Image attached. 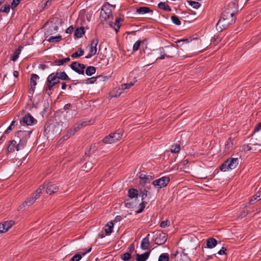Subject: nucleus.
I'll list each match as a JSON object with an SVG mask.
<instances>
[{"mask_svg": "<svg viewBox=\"0 0 261 261\" xmlns=\"http://www.w3.org/2000/svg\"><path fill=\"white\" fill-rule=\"evenodd\" d=\"M227 7V9L222 14V17L217 23L216 28L219 31L226 29L229 24L235 21L233 17L238 12L237 4L234 2H232Z\"/></svg>", "mask_w": 261, "mask_h": 261, "instance_id": "f257e3e1", "label": "nucleus"}, {"mask_svg": "<svg viewBox=\"0 0 261 261\" xmlns=\"http://www.w3.org/2000/svg\"><path fill=\"white\" fill-rule=\"evenodd\" d=\"M100 18L101 21H107L112 20L113 16L112 14V11L109 8V5H103L102 7L101 12H100ZM123 19L120 17H117L116 18L115 22L114 23V25L115 27L113 26V22L112 21H109V25L111 28L114 29L116 33H117L120 27L121 24L120 22L122 21Z\"/></svg>", "mask_w": 261, "mask_h": 261, "instance_id": "f03ea898", "label": "nucleus"}, {"mask_svg": "<svg viewBox=\"0 0 261 261\" xmlns=\"http://www.w3.org/2000/svg\"><path fill=\"white\" fill-rule=\"evenodd\" d=\"M45 189V185L40 186L32 196L27 198L26 200L19 206V209L22 210L32 205L35 201L38 199L42 193V190Z\"/></svg>", "mask_w": 261, "mask_h": 261, "instance_id": "7ed1b4c3", "label": "nucleus"}, {"mask_svg": "<svg viewBox=\"0 0 261 261\" xmlns=\"http://www.w3.org/2000/svg\"><path fill=\"white\" fill-rule=\"evenodd\" d=\"M32 132L31 130H18L16 133L15 137L18 139L19 145L22 146L23 147L25 146L27 143L28 139L30 137V135Z\"/></svg>", "mask_w": 261, "mask_h": 261, "instance_id": "20e7f679", "label": "nucleus"}, {"mask_svg": "<svg viewBox=\"0 0 261 261\" xmlns=\"http://www.w3.org/2000/svg\"><path fill=\"white\" fill-rule=\"evenodd\" d=\"M122 136V131L118 130L116 132L110 134L105 137L103 139V142L105 144H112L116 143L121 139Z\"/></svg>", "mask_w": 261, "mask_h": 261, "instance_id": "39448f33", "label": "nucleus"}, {"mask_svg": "<svg viewBox=\"0 0 261 261\" xmlns=\"http://www.w3.org/2000/svg\"><path fill=\"white\" fill-rule=\"evenodd\" d=\"M238 164V158H230L221 165L220 169L223 171H226L229 169L232 170L236 168Z\"/></svg>", "mask_w": 261, "mask_h": 261, "instance_id": "423d86ee", "label": "nucleus"}, {"mask_svg": "<svg viewBox=\"0 0 261 261\" xmlns=\"http://www.w3.org/2000/svg\"><path fill=\"white\" fill-rule=\"evenodd\" d=\"M87 125V123L86 121H80L77 123L72 128L70 129L67 133V134L64 135L62 139L64 141L66 140L71 136L74 135L79 130H80L82 127L84 126Z\"/></svg>", "mask_w": 261, "mask_h": 261, "instance_id": "0eeeda50", "label": "nucleus"}, {"mask_svg": "<svg viewBox=\"0 0 261 261\" xmlns=\"http://www.w3.org/2000/svg\"><path fill=\"white\" fill-rule=\"evenodd\" d=\"M170 178L167 176H163L160 178L154 180L152 182V185L154 188L160 189L162 188L167 186L169 182Z\"/></svg>", "mask_w": 261, "mask_h": 261, "instance_id": "6e6552de", "label": "nucleus"}, {"mask_svg": "<svg viewBox=\"0 0 261 261\" xmlns=\"http://www.w3.org/2000/svg\"><path fill=\"white\" fill-rule=\"evenodd\" d=\"M98 40L97 39H94L91 41L90 45L87 47V48H89V53L85 57L86 58L89 59L91 58L92 56L96 55L97 49V45L98 43Z\"/></svg>", "mask_w": 261, "mask_h": 261, "instance_id": "1a4fd4ad", "label": "nucleus"}, {"mask_svg": "<svg viewBox=\"0 0 261 261\" xmlns=\"http://www.w3.org/2000/svg\"><path fill=\"white\" fill-rule=\"evenodd\" d=\"M23 147L21 145H19V143L14 140H11L9 142V144L7 147V151L8 153H11L15 151H19V149L23 148Z\"/></svg>", "mask_w": 261, "mask_h": 261, "instance_id": "9d476101", "label": "nucleus"}, {"mask_svg": "<svg viewBox=\"0 0 261 261\" xmlns=\"http://www.w3.org/2000/svg\"><path fill=\"white\" fill-rule=\"evenodd\" d=\"M155 235L156 238L154 239L155 244L161 245L165 243L167 240L166 233L160 231H157Z\"/></svg>", "mask_w": 261, "mask_h": 261, "instance_id": "9b49d317", "label": "nucleus"}, {"mask_svg": "<svg viewBox=\"0 0 261 261\" xmlns=\"http://www.w3.org/2000/svg\"><path fill=\"white\" fill-rule=\"evenodd\" d=\"M71 68L79 74H84L85 66L83 64L73 62L70 65Z\"/></svg>", "mask_w": 261, "mask_h": 261, "instance_id": "f8f14e48", "label": "nucleus"}, {"mask_svg": "<svg viewBox=\"0 0 261 261\" xmlns=\"http://www.w3.org/2000/svg\"><path fill=\"white\" fill-rule=\"evenodd\" d=\"M44 185L46 193L48 194H53L59 190V187L55 184H49V182H45L42 185Z\"/></svg>", "mask_w": 261, "mask_h": 261, "instance_id": "ddd939ff", "label": "nucleus"}, {"mask_svg": "<svg viewBox=\"0 0 261 261\" xmlns=\"http://www.w3.org/2000/svg\"><path fill=\"white\" fill-rule=\"evenodd\" d=\"M13 221H7L0 224V233L7 232L13 225Z\"/></svg>", "mask_w": 261, "mask_h": 261, "instance_id": "4468645a", "label": "nucleus"}, {"mask_svg": "<svg viewBox=\"0 0 261 261\" xmlns=\"http://www.w3.org/2000/svg\"><path fill=\"white\" fill-rule=\"evenodd\" d=\"M35 121V119L30 113H28L23 117L22 122L27 125H31ZM20 122H21V121Z\"/></svg>", "mask_w": 261, "mask_h": 261, "instance_id": "2eb2a0df", "label": "nucleus"}, {"mask_svg": "<svg viewBox=\"0 0 261 261\" xmlns=\"http://www.w3.org/2000/svg\"><path fill=\"white\" fill-rule=\"evenodd\" d=\"M149 234L142 239L141 243V248L143 250H148L149 249L150 242L149 240Z\"/></svg>", "mask_w": 261, "mask_h": 261, "instance_id": "dca6fc26", "label": "nucleus"}, {"mask_svg": "<svg viewBox=\"0 0 261 261\" xmlns=\"http://www.w3.org/2000/svg\"><path fill=\"white\" fill-rule=\"evenodd\" d=\"M139 178L140 184L143 186L146 183L149 182L152 179V177L150 175H146L141 174L139 177Z\"/></svg>", "mask_w": 261, "mask_h": 261, "instance_id": "f3484780", "label": "nucleus"}, {"mask_svg": "<svg viewBox=\"0 0 261 261\" xmlns=\"http://www.w3.org/2000/svg\"><path fill=\"white\" fill-rule=\"evenodd\" d=\"M39 76L36 74L32 75L30 80L31 88L33 91L35 90V86L37 85V80L39 79Z\"/></svg>", "mask_w": 261, "mask_h": 261, "instance_id": "a211bd4d", "label": "nucleus"}, {"mask_svg": "<svg viewBox=\"0 0 261 261\" xmlns=\"http://www.w3.org/2000/svg\"><path fill=\"white\" fill-rule=\"evenodd\" d=\"M149 254V251L146 252L142 254H137L136 259L137 261H146L148 258Z\"/></svg>", "mask_w": 261, "mask_h": 261, "instance_id": "6ab92c4d", "label": "nucleus"}, {"mask_svg": "<svg viewBox=\"0 0 261 261\" xmlns=\"http://www.w3.org/2000/svg\"><path fill=\"white\" fill-rule=\"evenodd\" d=\"M261 199V188L259 191L254 195L250 199L249 201L250 204H253L255 202Z\"/></svg>", "mask_w": 261, "mask_h": 261, "instance_id": "aec40b11", "label": "nucleus"}, {"mask_svg": "<svg viewBox=\"0 0 261 261\" xmlns=\"http://www.w3.org/2000/svg\"><path fill=\"white\" fill-rule=\"evenodd\" d=\"M217 241L214 238H211L207 240L206 246L208 248H213L217 245Z\"/></svg>", "mask_w": 261, "mask_h": 261, "instance_id": "412c9836", "label": "nucleus"}, {"mask_svg": "<svg viewBox=\"0 0 261 261\" xmlns=\"http://www.w3.org/2000/svg\"><path fill=\"white\" fill-rule=\"evenodd\" d=\"M56 85L54 82H51L50 80H48V79L47 78L46 81V92L47 93L48 95H50V92L49 91H51L52 88Z\"/></svg>", "mask_w": 261, "mask_h": 261, "instance_id": "4be33fe9", "label": "nucleus"}, {"mask_svg": "<svg viewBox=\"0 0 261 261\" xmlns=\"http://www.w3.org/2000/svg\"><path fill=\"white\" fill-rule=\"evenodd\" d=\"M91 250V248L89 249L86 252H84L82 254H76L74 255L71 259L70 261H79L82 257V255H85L87 253L90 252Z\"/></svg>", "mask_w": 261, "mask_h": 261, "instance_id": "5701e85b", "label": "nucleus"}, {"mask_svg": "<svg viewBox=\"0 0 261 261\" xmlns=\"http://www.w3.org/2000/svg\"><path fill=\"white\" fill-rule=\"evenodd\" d=\"M113 226L114 224L112 221H110L107 224L105 228V230L106 234H109L112 232Z\"/></svg>", "mask_w": 261, "mask_h": 261, "instance_id": "b1692460", "label": "nucleus"}, {"mask_svg": "<svg viewBox=\"0 0 261 261\" xmlns=\"http://www.w3.org/2000/svg\"><path fill=\"white\" fill-rule=\"evenodd\" d=\"M48 80H50L51 82H54L55 84H57L59 82V79L57 75V74L56 73H53L48 75L47 77Z\"/></svg>", "mask_w": 261, "mask_h": 261, "instance_id": "393cba45", "label": "nucleus"}, {"mask_svg": "<svg viewBox=\"0 0 261 261\" xmlns=\"http://www.w3.org/2000/svg\"><path fill=\"white\" fill-rule=\"evenodd\" d=\"M84 28L81 27L76 29L74 32V36L77 38H81L84 34Z\"/></svg>", "mask_w": 261, "mask_h": 261, "instance_id": "a878e982", "label": "nucleus"}, {"mask_svg": "<svg viewBox=\"0 0 261 261\" xmlns=\"http://www.w3.org/2000/svg\"><path fill=\"white\" fill-rule=\"evenodd\" d=\"M136 82H137V80H136V79H135L134 81L133 82H130V83H127V84H122L120 86L119 89H120V90H121L122 91H124L125 89H129L132 86H133Z\"/></svg>", "mask_w": 261, "mask_h": 261, "instance_id": "bb28decb", "label": "nucleus"}, {"mask_svg": "<svg viewBox=\"0 0 261 261\" xmlns=\"http://www.w3.org/2000/svg\"><path fill=\"white\" fill-rule=\"evenodd\" d=\"M158 7L161 9H163L168 12H170L171 11V9L169 7V6L164 2H160L158 4Z\"/></svg>", "mask_w": 261, "mask_h": 261, "instance_id": "cd10ccee", "label": "nucleus"}, {"mask_svg": "<svg viewBox=\"0 0 261 261\" xmlns=\"http://www.w3.org/2000/svg\"><path fill=\"white\" fill-rule=\"evenodd\" d=\"M149 12H152V11L147 7H142L137 9V12L139 14H144Z\"/></svg>", "mask_w": 261, "mask_h": 261, "instance_id": "c85d7f7f", "label": "nucleus"}, {"mask_svg": "<svg viewBox=\"0 0 261 261\" xmlns=\"http://www.w3.org/2000/svg\"><path fill=\"white\" fill-rule=\"evenodd\" d=\"M96 72V68L93 66H88L86 69V74L88 76H91Z\"/></svg>", "mask_w": 261, "mask_h": 261, "instance_id": "c756f323", "label": "nucleus"}, {"mask_svg": "<svg viewBox=\"0 0 261 261\" xmlns=\"http://www.w3.org/2000/svg\"><path fill=\"white\" fill-rule=\"evenodd\" d=\"M62 40V36L58 35L57 36H51L48 39L47 41L49 42H58Z\"/></svg>", "mask_w": 261, "mask_h": 261, "instance_id": "7c9ffc66", "label": "nucleus"}, {"mask_svg": "<svg viewBox=\"0 0 261 261\" xmlns=\"http://www.w3.org/2000/svg\"><path fill=\"white\" fill-rule=\"evenodd\" d=\"M56 74H57V75L59 79V80H70L68 75L66 74V73L63 71L60 73L56 72Z\"/></svg>", "mask_w": 261, "mask_h": 261, "instance_id": "2f4dec72", "label": "nucleus"}, {"mask_svg": "<svg viewBox=\"0 0 261 261\" xmlns=\"http://www.w3.org/2000/svg\"><path fill=\"white\" fill-rule=\"evenodd\" d=\"M138 195V191L134 189H131L128 191V196L130 198L137 197Z\"/></svg>", "mask_w": 261, "mask_h": 261, "instance_id": "473e14b6", "label": "nucleus"}, {"mask_svg": "<svg viewBox=\"0 0 261 261\" xmlns=\"http://www.w3.org/2000/svg\"><path fill=\"white\" fill-rule=\"evenodd\" d=\"M232 145L233 143L231 139L230 138H229L227 140L226 143H225V151L226 152H228L230 151V149L232 147Z\"/></svg>", "mask_w": 261, "mask_h": 261, "instance_id": "72a5a7b5", "label": "nucleus"}, {"mask_svg": "<svg viewBox=\"0 0 261 261\" xmlns=\"http://www.w3.org/2000/svg\"><path fill=\"white\" fill-rule=\"evenodd\" d=\"M20 48H21V47L19 46V48L18 49H17L14 53V54L11 58V60L12 61H15L18 58V56L21 52Z\"/></svg>", "mask_w": 261, "mask_h": 261, "instance_id": "f704fd0d", "label": "nucleus"}, {"mask_svg": "<svg viewBox=\"0 0 261 261\" xmlns=\"http://www.w3.org/2000/svg\"><path fill=\"white\" fill-rule=\"evenodd\" d=\"M84 53V50H83L82 48H80V49L78 51L74 53L71 55V57L73 58H78V57L83 55Z\"/></svg>", "mask_w": 261, "mask_h": 261, "instance_id": "c9c22d12", "label": "nucleus"}, {"mask_svg": "<svg viewBox=\"0 0 261 261\" xmlns=\"http://www.w3.org/2000/svg\"><path fill=\"white\" fill-rule=\"evenodd\" d=\"M171 20L173 23L177 25H179L181 24V21L178 16L176 15H173L171 16Z\"/></svg>", "mask_w": 261, "mask_h": 261, "instance_id": "e433bc0d", "label": "nucleus"}, {"mask_svg": "<svg viewBox=\"0 0 261 261\" xmlns=\"http://www.w3.org/2000/svg\"><path fill=\"white\" fill-rule=\"evenodd\" d=\"M101 76H98L96 77H92L90 78H88L87 80H86L85 83L86 84H93L97 79L101 78Z\"/></svg>", "mask_w": 261, "mask_h": 261, "instance_id": "4c0bfd02", "label": "nucleus"}, {"mask_svg": "<svg viewBox=\"0 0 261 261\" xmlns=\"http://www.w3.org/2000/svg\"><path fill=\"white\" fill-rule=\"evenodd\" d=\"M148 191L145 189H141L140 190V194L141 196L142 200H144L148 196Z\"/></svg>", "mask_w": 261, "mask_h": 261, "instance_id": "58836bf2", "label": "nucleus"}, {"mask_svg": "<svg viewBox=\"0 0 261 261\" xmlns=\"http://www.w3.org/2000/svg\"><path fill=\"white\" fill-rule=\"evenodd\" d=\"M159 261H169V255L167 253H162L159 257Z\"/></svg>", "mask_w": 261, "mask_h": 261, "instance_id": "ea45409f", "label": "nucleus"}, {"mask_svg": "<svg viewBox=\"0 0 261 261\" xmlns=\"http://www.w3.org/2000/svg\"><path fill=\"white\" fill-rule=\"evenodd\" d=\"M93 167V164L91 162H87L83 167V170L87 172L89 171Z\"/></svg>", "mask_w": 261, "mask_h": 261, "instance_id": "a19ab883", "label": "nucleus"}, {"mask_svg": "<svg viewBox=\"0 0 261 261\" xmlns=\"http://www.w3.org/2000/svg\"><path fill=\"white\" fill-rule=\"evenodd\" d=\"M131 257V254L128 252H126L121 255V258L124 261L128 260Z\"/></svg>", "mask_w": 261, "mask_h": 261, "instance_id": "79ce46f5", "label": "nucleus"}, {"mask_svg": "<svg viewBox=\"0 0 261 261\" xmlns=\"http://www.w3.org/2000/svg\"><path fill=\"white\" fill-rule=\"evenodd\" d=\"M180 150V145L178 144H175L172 145L171 148V151L172 153H177Z\"/></svg>", "mask_w": 261, "mask_h": 261, "instance_id": "37998d69", "label": "nucleus"}, {"mask_svg": "<svg viewBox=\"0 0 261 261\" xmlns=\"http://www.w3.org/2000/svg\"><path fill=\"white\" fill-rule=\"evenodd\" d=\"M189 5L193 8L198 9L200 6V4L199 2L191 1L189 2Z\"/></svg>", "mask_w": 261, "mask_h": 261, "instance_id": "c03bdc74", "label": "nucleus"}, {"mask_svg": "<svg viewBox=\"0 0 261 261\" xmlns=\"http://www.w3.org/2000/svg\"><path fill=\"white\" fill-rule=\"evenodd\" d=\"M10 6L9 5L7 4V5H5L4 6H3L1 9H0V11L1 12H5V13H8L10 11Z\"/></svg>", "mask_w": 261, "mask_h": 261, "instance_id": "a18cd8bd", "label": "nucleus"}, {"mask_svg": "<svg viewBox=\"0 0 261 261\" xmlns=\"http://www.w3.org/2000/svg\"><path fill=\"white\" fill-rule=\"evenodd\" d=\"M143 41L141 40H138L137 42H135V43L133 45V51H135L139 49L140 45L142 43H143Z\"/></svg>", "mask_w": 261, "mask_h": 261, "instance_id": "49530a36", "label": "nucleus"}, {"mask_svg": "<svg viewBox=\"0 0 261 261\" xmlns=\"http://www.w3.org/2000/svg\"><path fill=\"white\" fill-rule=\"evenodd\" d=\"M64 64L63 59L60 60H55L53 63H51L52 65L60 66Z\"/></svg>", "mask_w": 261, "mask_h": 261, "instance_id": "de8ad7c7", "label": "nucleus"}, {"mask_svg": "<svg viewBox=\"0 0 261 261\" xmlns=\"http://www.w3.org/2000/svg\"><path fill=\"white\" fill-rule=\"evenodd\" d=\"M161 56L160 57L158 58V59H160L163 60V59H165V57H167L168 58H172L173 57V55H172V54L166 55L164 50L161 51Z\"/></svg>", "mask_w": 261, "mask_h": 261, "instance_id": "09e8293b", "label": "nucleus"}, {"mask_svg": "<svg viewBox=\"0 0 261 261\" xmlns=\"http://www.w3.org/2000/svg\"><path fill=\"white\" fill-rule=\"evenodd\" d=\"M145 206V202H142L139 204V209L136 211V213H141L143 210L144 209Z\"/></svg>", "mask_w": 261, "mask_h": 261, "instance_id": "8fccbe9b", "label": "nucleus"}, {"mask_svg": "<svg viewBox=\"0 0 261 261\" xmlns=\"http://www.w3.org/2000/svg\"><path fill=\"white\" fill-rule=\"evenodd\" d=\"M169 224H170L169 221L168 220H166L165 221H163L162 222H161V223L160 224V226L162 228H165L167 226H169Z\"/></svg>", "mask_w": 261, "mask_h": 261, "instance_id": "3c124183", "label": "nucleus"}, {"mask_svg": "<svg viewBox=\"0 0 261 261\" xmlns=\"http://www.w3.org/2000/svg\"><path fill=\"white\" fill-rule=\"evenodd\" d=\"M20 3V0H13L11 3V7L12 9L15 8Z\"/></svg>", "mask_w": 261, "mask_h": 261, "instance_id": "603ef678", "label": "nucleus"}, {"mask_svg": "<svg viewBox=\"0 0 261 261\" xmlns=\"http://www.w3.org/2000/svg\"><path fill=\"white\" fill-rule=\"evenodd\" d=\"M15 123V121H12L10 125L7 128V129L6 130L5 133V134H8L12 129V126L14 125Z\"/></svg>", "mask_w": 261, "mask_h": 261, "instance_id": "864d4df0", "label": "nucleus"}, {"mask_svg": "<svg viewBox=\"0 0 261 261\" xmlns=\"http://www.w3.org/2000/svg\"><path fill=\"white\" fill-rule=\"evenodd\" d=\"M242 149L245 151H250V150H252V148L249 145L245 144V145H243Z\"/></svg>", "mask_w": 261, "mask_h": 261, "instance_id": "5fc2aeb1", "label": "nucleus"}, {"mask_svg": "<svg viewBox=\"0 0 261 261\" xmlns=\"http://www.w3.org/2000/svg\"><path fill=\"white\" fill-rule=\"evenodd\" d=\"M226 250V248L222 247V249L218 252V254L219 255L225 254H226L225 251Z\"/></svg>", "mask_w": 261, "mask_h": 261, "instance_id": "6e6d98bb", "label": "nucleus"}, {"mask_svg": "<svg viewBox=\"0 0 261 261\" xmlns=\"http://www.w3.org/2000/svg\"><path fill=\"white\" fill-rule=\"evenodd\" d=\"M58 27L56 25H52L50 27L47 31L48 32H51L52 31H57Z\"/></svg>", "mask_w": 261, "mask_h": 261, "instance_id": "4d7b16f0", "label": "nucleus"}, {"mask_svg": "<svg viewBox=\"0 0 261 261\" xmlns=\"http://www.w3.org/2000/svg\"><path fill=\"white\" fill-rule=\"evenodd\" d=\"M73 27L72 26H70L67 29L66 32L68 34H71L73 32Z\"/></svg>", "mask_w": 261, "mask_h": 261, "instance_id": "13d9d810", "label": "nucleus"}, {"mask_svg": "<svg viewBox=\"0 0 261 261\" xmlns=\"http://www.w3.org/2000/svg\"><path fill=\"white\" fill-rule=\"evenodd\" d=\"M261 129V122H259L257 124L256 126L254 129V131L258 132Z\"/></svg>", "mask_w": 261, "mask_h": 261, "instance_id": "bf43d9fd", "label": "nucleus"}, {"mask_svg": "<svg viewBox=\"0 0 261 261\" xmlns=\"http://www.w3.org/2000/svg\"><path fill=\"white\" fill-rule=\"evenodd\" d=\"M39 68L44 70H45L46 68L48 67V66L45 65V64H40L39 66Z\"/></svg>", "mask_w": 261, "mask_h": 261, "instance_id": "052dcab7", "label": "nucleus"}, {"mask_svg": "<svg viewBox=\"0 0 261 261\" xmlns=\"http://www.w3.org/2000/svg\"><path fill=\"white\" fill-rule=\"evenodd\" d=\"M121 93V92H119L118 94H114L112 92L110 93V96H111V97H117L118 95H120Z\"/></svg>", "mask_w": 261, "mask_h": 261, "instance_id": "680f3d73", "label": "nucleus"}, {"mask_svg": "<svg viewBox=\"0 0 261 261\" xmlns=\"http://www.w3.org/2000/svg\"><path fill=\"white\" fill-rule=\"evenodd\" d=\"M180 42H189V41L188 39H184L177 40V43H180Z\"/></svg>", "mask_w": 261, "mask_h": 261, "instance_id": "e2e57ef3", "label": "nucleus"}, {"mask_svg": "<svg viewBox=\"0 0 261 261\" xmlns=\"http://www.w3.org/2000/svg\"><path fill=\"white\" fill-rule=\"evenodd\" d=\"M129 251H130V252H132L134 250V249H135V246H134V244H132L130 246V247H129Z\"/></svg>", "mask_w": 261, "mask_h": 261, "instance_id": "0e129e2a", "label": "nucleus"}, {"mask_svg": "<svg viewBox=\"0 0 261 261\" xmlns=\"http://www.w3.org/2000/svg\"><path fill=\"white\" fill-rule=\"evenodd\" d=\"M13 74L14 76H15V77H17L19 75L18 72L16 70L13 71Z\"/></svg>", "mask_w": 261, "mask_h": 261, "instance_id": "69168bd1", "label": "nucleus"}, {"mask_svg": "<svg viewBox=\"0 0 261 261\" xmlns=\"http://www.w3.org/2000/svg\"><path fill=\"white\" fill-rule=\"evenodd\" d=\"M125 205L126 206V207H127L128 208H130L132 207V204L130 203H129V202H126Z\"/></svg>", "mask_w": 261, "mask_h": 261, "instance_id": "338daca9", "label": "nucleus"}, {"mask_svg": "<svg viewBox=\"0 0 261 261\" xmlns=\"http://www.w3.org/2000/svg\"><path fill=\"white\" fill-rule=\"evenodd\" d=\"M67 87V85L65 83H62V89L63 90H65Z\"/></svg>", "mask_w": 261, "mask_h": 261, "instance_id": "774afa93", "label": "nucleus"}]
</instances>
